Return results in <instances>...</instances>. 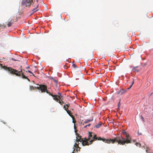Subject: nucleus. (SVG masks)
Instances as JSON below:
<instances>
[{
    "label": "nucleus",
    "mask_w": 153,
    "mask_h": 153,
    "mask_svg": "<svg viewBox=\"0 0 153 153\" xmlns=\"http://www.w3.org/2000/svg\"><path fill=\"white\" fill-rule=\"evenodd\" d=\"M133 70L134 71H139L138 70H136L135 68H133Z\"/></svg>",
    "instance_id": "obj_28"
},
{
    "label": "nucleus",
    "mask_w": 153,
    "mask_h": 153,
    "mask_svg": "<svg viewBox=\"0 0 153 153\" xmlns=\"http://www.w3.org/2000/svg\"><path fill=\"white\" fill-rule=\"evenodd\" d=\"M73 119H74V116L71 114L69 115Z\"/></svg>",
    "instance_id": "obj_23"
},
{
    "label": "nucleus",
    "mask_w": 153,
    "mask_h": 153,
    "mask_svg": "<svg viewBox=\"0 0 153 153\" xmlns=\"http://www.w3.org/2000/svg\"><path fill=\"white\" fill-rule=\"evenodd\" d=\"M102 138H101L100 137H98L97 138V140H102Z\"/></svg>",
    "instance_id": "obj_24"
},
{
    "label": "nucleus",
    "mask_w": 153,
    "mask_h": 153,
    "mask_svg": "<svg viewBox=\"0 0 153 153\" xmlns=\"http://www.w3.org/2000/svg\"><path fill=\"white\" fill-rule=\"evenodd\" d=\"M22 67V66H21V67H20V68H21V70H22V71H23V74L24 73V71H25V70L24 69L23 70H22V69L21 68Z\"/></svg>",
    "instance_id": "obj_31"
},
{
    "label": "nucleus",
    "mask_w": 153,
    "mask_h": 153,
    "mask_svg": "<svg viewBox=\"0 0 153 153\" xmlns=\"http://www.w3.org/2000/svg\"><path fill=\"white\" fill-rule=\"evenodd\" d=\"M72 66L74 68H77V65L75 64H73Z\"/></svg>",
    "instance_id": "obj_22"
},
{
    "label": "nucleus",
    "mask_w": 153,
    "mask_h": 153,
    "mask_svg": "<svg viewBox=\"0 0 153 153\" xmlns=\"http://www.w3.org/2000/svg\"><path fill=\"white\" fill-rule=\"evenodd\" d=\"M30 68V67H29V66L27 67L26 68L27 69H28V68Z\"/></svg>",
    "instance_id": "obj_36"
},
{
    "label": "nucleus",
    "mask_w": 153,
    "mask_h": 153,
    "mask_svg": "<svg viewBox=\"0 0 153 153\" xmlns=\"http://www.w3.org/2000/svg\"><path fill=\"white\" fill-rule=\"evenodd\" d=\"M38 6H39V5L38 4L37 5V6L36 7V8H38Z\"/></svg>",
    "instance_id": "obj_37"
},
{
    "label": "nucleus",
    "mask_w": 153,
    "mask_h": 153,
    "mask_svg": "<svg viewBox=\"0 0 153 153\" xmlns=\"http://www.w3.org/2000/svg\"><path fill=\"white\" fill-rule=\"evenodd\" d=\"M66 111L67 112V113L69 114H69H71V111L68 110H66Z\"/></svg>",
    "instance_id": "obj_21"
},
{
    "label": "nucleus",
    "mask_w": 153,
    "mask_h": 153,
    "mask_svg": "<svg viewBox=\"0 0 153 153\" xmlns=\"http://www.w3.org/2000/svg\"><path fill=\"white\" fill-rule=\"evenodd\" d=\"M5 68L6 69L8 70V71L10 72L11 74H15L16 76L21 77L23 79H27L29 81H30L29 79L28 78L27 76H26L25 75L23 74V72L22 70H21L20 71H18L11 67H5Z\"/></svg>",
    "instance_id": "obj_2"
},
{
    "label": "nucleus",
    "mask_w": 153,
    "mask_h": 153,
    "mask_svg": "<svg viewBox=\"0 0 153 153\" xmlns=\"http://www.w3.org/2000/svg\"><path fill=\"white\" fill-rule=\"evenodd\" d=\"M92 136L91 133L89 132L88 138H82L80 137L79 139H77L76 142H78L80 141V142H82V144L83 146L85 145H89L90 143L88 142V141H90V138Z\"/></svg>",
    "instance_id": "obj_3"
},
{
    "label": "nucleus",
    "mask_w": 153,
    "mask_h": 153,
    "mask_svg": "<svg viewBox=\"0 0 153 153\" xmlns=\"http://www.w3.org/2000/svg\"><path fill=\"white\" fill-rule=\"evenodd\" d=\"M48 94L49 95L51 96L53 98V99L56 101L57 102H58L59 101V98L58 97V95H53L51 94L50 92L48 93Z\"/></svg>",
    "instance_id": "obj_8"
},
{
    "label": "nucleus",
    "mask_w": 153,
    "mask_h": 153,
    "mask_svg": "<svg viewBox=\"0 0 153 153\" xmlns=\"http://www.w3.org/2000/svg\"><path fill=\"white\" fill-rule=\"evenodd\" d=\"M96 140H97V137H96V135H95L93 137V139L90 141V144H91L93 142Z\"/></svg>",
    "instance_id": "obj_11"
},
{
    "label": "nucleus",
    "mask_w": 153,
    "mask_h": 153,
    "mask_svg": "<svg viewBox=\"0 0 153 153\" xmlns=\"http://www.w3.org/2000/svg\"><path fill=\"white\" fill-rule=\"evenodd\" d=\"M126 91L125 90L122 89L120 90L118 93V94H122L123 93L125 92Z\"/></svg>",
    "instance_id": "obj_15"
},
{
    "label": "nucleus",
    "mask_w": 153,
    "mask_h": 153,
    "mask_svg": "<svg viewBox=\"0 0 153 153\" xmlns=\"http://www.w3.org/2000/svg\"><path fill=\"white\" fill-rule=\"evenodd\" d=\"M141 119H142V120L143 121V122H144V119L143 118V116H141Z\"/></svg>",
    "instance_id": "obj_29"
},
{
    "label": "nucleus",
    "mask_w": 153,
    "mask_h": 153,
    "mask_svg": "<svg viewBox=\"0 0 153 153\" xmlns=\"http://www.w3.org/2000/svg\"><path fill=\"white\" fill-rule=\"evenodd\" d=\"M38 10H39V9H37L36 8H33L32 10V11L33 12V13L36 12Z\"/></svg>",
    "instance_id": "obj_19"
},
{
    "label": "nucleus",
    "mask_w": 153,
    "mask_h": 153,
    "mask_svg": "<svg viewBox=\"0 0 153 153\" xmlns=\"http://www.w3.org/2000/svg\"><path fill=\"white\" fill-rule=\"evenodd\" d=\"M51 79H53H53H54L53 77H52V78H51Z\"/></svg>",
    "instance_id": "obj_41"
},
{
    "label": "nucleus",
    "mask_w": 153,
    "mask_h": 153,
    "mask_svg": "<svg viewBox=\"0 0 153 153\" xmlns=\"http://www.w3.org/2000/svg\"><path fill=\"white\" fill-rule=\"evenodd\" d=\"M14 22V20L13 18H12L10 21L8 22L7 25L8 27H10L12 25L13 22Z\"/></svg>",
    "instance_id": "obj_10"
},
{
    "label": "nucleus",
    "mask_w": 153,
    "mask_h": 153,
    "mask_svg": "<svg viewBox=\"0 0 153 153\" xmlns=\"http://www.w3.org/2000/svg\"><path fill=\"white\" fill-rule=\"evenodd\" d=\"M0 67L1 68H3V69H5V70L8 71V70L6 69V68H5V67H7L6 66H3L0 63Z\"/></svg>",
    "instance_id": "obj_16"
},
{
    "label": "nucleus",
    "mask_w": 153,
    "mask_h": 153,
    "mask_svg": "<svg viewBox=\"0 0 153 153\" xmlns=\"http://www.w3.org/2000/svg\"><path fill=\"white\" fill-rule=\"evenodd\" d=\"M74 119H73V122L74 123L75 122L74 121Z\"/></svg>",
    "instance_id": "obj_40"
},
{
    "label": "nucleus",
    "mask_w": 153,
    "mask_h": 153,
    "mask_svg": "<svg viewBox=\"0 0 153 153\" xmlns=\"http://www.w3.org/2000/svg\"><path fill=\"white\" fill-rule=\"evenodd\" d=\"M35 88L40 90L42 93L46 92L48 94L49 93H50L47 90V86L45 85L37 84L36 86H35Z\"/></svg>",
    "instance_id": "obj_4"
},
{
    "label": "nucleus",
    "mask_w": 153,
    "mask_h": 153,
    "mask_svg": "<svg viewBox=\"0 0 153 153\" xmlns=\"http://www.w3.org/2000/svg\"><path fill=\"white\" fill-rule=\"evenodd\" d=\"M138 133L139 135H141L142 134L141 133H139V134L138 132Z\"/></svg>",
    "instance_id": "obj_38"
},
{
    "label": "nucleus",
    "mask_w": 153,
    "mask_h": 153,
    "mask_svg": "<svg viewBox=\"0 0 153 153\" xmlns=\"http://www.w3.org/2000/svg\"><path fill=\"white\" fill-rule=\"evenodd\" d=\"M32 1V0H24L22 3L26 7L30 6Z\"/></svg>",
    "instance_id": "obj_6"
},
{
    "label": "nucleus",
    "mask_w": 153,
    "mask_h": 153,
    "mask_svg": "<svg viewBox=\"0 0 153 153\" xmlns=\"http://www.w3.org/2000/svg\"><path fill=\"white\" fill-rule=\"evenodd\" d=\"M53 81H54V82H55L56 83H57L58 81L57 80L55 79H53Z\"/></svg>",
    "instance_id": "obj_30"
},
{
    "label": "nucleus",
    "mask_w": 153,
    "mask_h": 153,
    "mask_svg": "<svg viewBox=\"0 0 153 153\" xmlns=\"http://www.w3.org/2000/svg\"><path fill=\"white\" fill-rule=\"evenodd\" d=\"M87 126H87V125H86V126H84V128H85L87 127Z\"/></svg>",
    "instance_id": "obj_34"
},
{
    "label": "nucleus",
    "mask_w": 153,
    "mask_h": 153,
    "mask_svg": "<svg viewBox=\"0 0 153 153\" xmlns=\"http://www.w3.org/2000/svg\"><path fill=\"white\" fill-rule=\"evenodd\" d=\"M11 59L13 60V61H18V60H16V59H15L14 58H11Z\"/></svg>",
    "instance_id": "obj_26"
},
{
    "label": "nucleus",
    "mask_w": 153,
    "mask_h": 153,
    "mask_svg": "<svg viewBox=\"0 0 153 153\" xmlns=\"http://www.w3.org/2000/svg\"><path fill=\"white\" fill-rule=\"evenodd\" d=\"M134 83V80L133 79V81H132V82L131 83V84L130 85L129 88H128L127 89V90H129V89L130 88H131L132 87V86L133 85Z\"/></svg>",
    "instance_id": "obj_18"
},
{
    "label": "nucleus",
    "mask_w": 153,
    "mask_h": 153,
    "mask_svg": "<svg viewBox=\"0 0 153 153\" xmlns=\"http://www.w3.org/2000/svg\"><path fill=\"white\" fill-rule=\"evenodd\" d=\"M30 88L31 89H34V87H33V86H30Z\"/></svg>",
    "instance_id": "obj_27"
},
{
    "label": "nucleus",
    "mask_w": 153,
    "mask_h": 153,
    "mask_svg": "<svg viewBox=\"0 0 153 153\" xmlns=\"http://www.w3.org/2000/svg\"><path fill=\"white\" fill-rule=\"evenodd\" d=\"M138 133L139 135H141L142 134L141 133H139V134L138 132Z\"/></svg>",
    "instance_id": "obj_39"
},
{
    "label": "nucleus",
    "mask_w": 153,
    "mask_h": 153,
    "mask_svg": "<svg viewBox=\"0 0 153 153\" xmlns=\"http://www.w3.org/2000/svg\"><path fill=\"white\" fill-rule=\"evenodd\" d=\"M28 72L29 73L31 74H33V76H34V75L32 73V72L30 71H28Z\"/></svg>",
    "instance_id": "obj_25"
},
{
    "label": "nucleus",
    "mask_w": 153,
    "mask_h": 153,
    "mask_svg": "<svg viewBox=\"0 0 153 153\" xmlns=\"http://www.w3.org/2000/svg\"><path fill=\"white\" fill-rule=\"evenodd\" d=\"M38 1V0H37V1Z\"/></svg>",
    "instance_id": "obj_43"
},
{
    "label": "nucleus",
    "mask_w": 153,
    "mask_h": 153,
    "mask_svg": "<svg viewBox=\"0 0 153 153\" xmlns=\"http://www.w3.org/2000/svg\"><path fill=\"white\" fill-rule=\"evenodd\" d=\"M76 148V152H77L78 151H80V148L79 147V143H75L74 146L73 151H74L75 150V149ZM74 153V151L72 152V153Z\"/></svg>",
    "instance_id": "obj_7"
},
{
    "label": "nucleus",
    "mask_w": 153,
    "mask_h": 153,
    "mask_svg": "<svg viewBox=\"0 0 153 153\" xmlns=\"http://www.w3.org/2000/svg\"><path fill=\"white\" fill-rule=\"evenodd\" d=\"M93 120V118H92L91 119H87L85 120L84 122V124L87 123Z\"/></svg>",
    "instance_id": "obj_13"
},
{
    "label": "nucleus",
    "mask_w": 153,
    "mask_h": 153,
    "mask_svg": "<svg viewBox=\"0 0 153 153\" xmlns=\"http://www.w3.org/2000/svg\"><path fill=\"white\" fill-rule=\"evenodd\" d=\"M69 106V104H66L65 105H64V108L65 110H68V108Z\"/></svg>",
    "instance_id": "obj_14"
},
{
    "label": "nucleus",
    "mask_w": 153,
    "mask_h": 153,
    "mask_svg": "<svg viewBox=\"0 0 153 153\" xmlns=\"http://www.w3.org/2000/svg\"><path fill=\"white\" fill-rule=\"evenodd\" d=\"M75 131V133H76V135H77V137H76V140H76V143H79V142H80V141H79L78 142H76V141H76V140H77V139H79L80 138V137H81V136H79V134H76V131Z\"/></svg>",
    "instance_id": "obj_12"
},
{
    "label": "nucleus",
    "mask_w": 153,
    "mask_h": 153,
    "mask_svg": "<svg viewBox=\"0 0 153 153\" xmlns=\"http://www.w3.org/2000/svg\"><path fill=\"white\" fill-rule=\"evenodd\" d=\"M51 79H53H53H54L53 77H52V78H51Z\"/></svg>",
    "instance_id": "obj_42"
},
{
    "label": "nucleus",
    "mask_w": 153,
    "mask_h": 153,
    "mask_svg": "<svg viewBox=\"0 0 153 153\" xmlns=\"http://www.w3.org/2000/svg\"><path fill=\"white\" fill-rule=\"evenodd\" d=\"M102 124H98L95 126V127L97 128H99L101 126Z\"/></svg>",
    "instance_id": "obj_17"
},
{
    "label": "nucleus",
    "mask_w": 153,
    "mask_h": 153,
    "mask_svg": "<svg viewBox=\"0 0 153 153\" xmlns=\"http://www.w3.org/2000/svg\"><path fill=\"white\" fill-rule=\"evenodd\" d=\"M122 132L125 135V138H123L122 136H117L115 138L116 142L118 143V144L123 145L125 143H131V138L129 134L124 130Z\"/></svg>",
    "instance_id": "obj_1"
},
{
    "label": "nucleus",
    "mask_w": 153,
    "mask_h": 153,
    "mask_svg": "<svg viewBox=\"0 0 153 153\" xmlns=\"http://www.w3.org/2000/svg\"><path fill=\"white\" fill-rule=\"evenodd\" d=\"M101 140L108 144L111 143L114 144L116 142L115 138L114 139H105L102 138Z\"/></svg>",
    "instance_id": "obj_5"
},
{
    "label": "nucleus",
    "mask_w": 153,
    "mask_h": 153,
    "mask_svg": "<svg viewBox=\"0 0 153 153\" xmlns=\"http://www.w3.org/2000/svg\"><path fill=\"white\" fill-rule=\"evenodd\" d=\"M136 145H137V146H137V144H139V145L140 146V143H136Z\"/></svg>",
    "instance_id": "obj_32"
},
{
    "label": "nucleus",
    "mask_w": 153,
    "mask_h": 153,
    "mask_svg": "<svg viewBox=\"0 0 153 153\" xmlns=\"http://www.w3.org/2000/svg\"><path fill=\"white\" fill-rule=\"evenodd\" d=\"M61 101V103H62V104L63 103H64V102L62 100V101Z\"/></svg>",
    "instance_id": "obj_33"
},
{
    "label": "nucleus",
    "mask_w": 153,
    "mask_h": 153,
    "mask_svg": "<svg viewBox=\"0 0 153 153\" xmlns=\"http://www.w3.org/2000/svg\"><path fill=\"white\" fill-rule=\"evenodd\" d=\"M90 125H91V124L89 123V124L88 125H87V126H89Z\"/></svg>",
    "instance_id": "obj_35"
},
{
    "label": "nucleus",
    "mask_w": 153,
    "mask_h": 153,
    "mask_svg": "<svg viewBox=\"0 0 153 153\" xmlns=\"http://www.w3.org/2000/svg\"><path fill=\"white\" fill-rule=\"evenodd\" d=\"M120 101L118 103V108H117V109H119V110H120Z\"/></svg>",
    "instance_id": "obj_20"
},
{
    "label": "nucleus",
    "mask_w": 153,
    "mask_h": 153,
    "mask_svg": "<svg viewBox=\"0 0 153 153\" xmlns=\"http://www.w3.org/2000/svg\"><path fill=\"white\" fill-rule=\"evenodd\" d=\"M58 94H59V95H58V97L59 98L58 102L59 104H60L61 105H62V103H61V101H62V100L63 99V97L62 95L60 93H58Z\"/></svg>",
    "instance_id": "obj_9"
}]
</instances>
